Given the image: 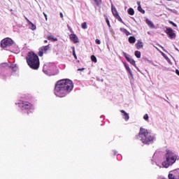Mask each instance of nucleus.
Here are the masks:
<instances>
[{
  "label": "nucleus",
  "mask_w": 179,
  "mask_h": 179,
  "mask_svg": "<svg viewBox=\"0 0 179 179\" xmlns=\"http://www.w3.org/2000/svg\"><path fill=\"white\" fill-rule=\"evenodd\" d=\"M16 104H17L18 107L22 110H27V111L33 110V104L30 103L29 101H20V102Z\"/></svg>",
  "instance_id": "5"
},
{
  "label": "nucleus",
  "mask_w": 179,
  "mask_h": 179,
  "mask_svg": "<svg viewBox=\"0 0 179 179\" xmlns=\"http://www.w3.org/2000/svg\"><path fill=\"white\" fill-rule=\"evenodd\" d=\"M166 1H171V0H166Z\"/></svg>",
  "instance_id": "40"
},
{
  "label": "nucleus",
  "mask_w": 179,
  "mask_h": 179,
  "mask_svg": "<svg viewBox=\"0 0 179 179\" xmlns=\"http://www.w3.org/2000/svg\"><path fill=\"white\" fill-rule=\"evenodd\" d=\"M81 27H82V29H87V24L86 22H83V23L81 24Z\"/></svg>",
  "instance_id": "27"
},
{
  "label": "nucleus",
  "mask_w": 179,
  "mask_h": 179,
  "mask_svg": "<svg viewBox=\"0 0 179 179\" xmlns=\"http://www.w3.org/2000/svg\"><path fill=\"white\" fill-rule=\"evenodd\" d=\"M44 43H48V41L45 40V41H44Z\"/></svg>",
  "instance_id": "39"
},
{
  "label": "nucleus",
  "mask_w": 179,
  "mask_h": 179,
  "mask_svg": "<svg viewBox=\"0 0 179 179\" xmlns=\"http://www.w3.org/2000/svg\"><path fill=\"white\" fill-rule=\"evenodd\" d=\"M136 41V38H135V36H130L129 38V43H130V44H134Z\"/></svg>",
  "instance_id": "17"
},
{
  "label": "nucleus",
  "mask_w": 179,
  "mask_h": 179,
  "mask_svg": "<svg viewBox=\"0 0 179 179\" xmlns=\"http://www.w3.org/2000/svg\"><path fill=\"white\" fill-rule=\"evenodd\" d=\"M50 73L53 76H55V75H58V73H59V71L56 66H53L51 69Z\"/></svg>",
  "instance_id": "13"
},
{
  "label": "nucleus",
  "mask_w": 179,
  "mask_h": 179,
  "mask_svg": "<svg viewBox=\"0 0 179 179\" xmlns=\"http://www.w3.org/2000/svg\"><path fill=\"white\" fill-rule=\"evenodd\" d=\"M91 60L92 61V62H97V58L94 55L91 56Z\"/></svg>",
  "instance_id": "26"
},
{
  "label": "nucleus",
  "mask_w": 179,
  "mask_h": 179,
  "mask_svg": "<svg viewBox=\"0 0 179 179\" xmlns=\"http://www.w3.org/2000/svg\"><path fill=\"white\" fill-rule=\"evenodd\" d=\"M72 50H73V55L75 58V59H78V56H76V52L75 50V47H72Z\"/></svg>",
  "instance_id": "22"
},
{
  "label": "nucleus",
  "mask_w": 179,
  "mask_h": 179,
  "mask_svg": "<svg viewBox=\"0 0 179 179\" xmlns=\"http://www.w3.org/2000/svg\"><path fill=\"white\" fill-rule=\"evenodd\" d=\"M43 15L45 17V20H48V17H47V14H45V13H43Z\"/></svg>",
  "instance_id": "34"
},
{
  "label": "nucleus",
  "mask_w": 179,
  "mask_h": 179,
  "mask_svg": "<svg viewBox=\"0 0 179 179\" xmlns=\"http://www.w3.org/2000/svg\"><path fill=\"white\" fill-rule=\"evenodd\" d=\"M124 34H126V36H129V34H131L129 33V31H128V30H127V29L124 31Z\"/></svg>",
  "instance_id": "31"
},
{
  "label": "nucleus",
  "mask_w": 179,
  "mask_h": 179,
  "mask_svg": "<svg viewBox=\"0 0 179 179\" xmlns=\"http://www.w3.org/2000/svg\"><path fill=\"white\" fill-rule=\"evenodd\" d=\"M105 16V20L108 26V27H111V25L110 24V20H108V17H107V15H104Z\"/></svg>",
  "instance_id": "24"
},
{
  "label": "nucleus",
  "mask_w": 179,
  "mask_h": 179,
  "mask_svg": "<svg viewBox=\"0 0 179 179\" xmlns=\"http://www.w3.org/2000/svg\"><path fill=\"white\" fill-rule=\"evenodd\" d=\"M25 19H26L27 22H28V23L29 24H32V26H34L33 23H31V22H30V20H29V19H27V17H25Z\"/></svg>",
  "instance_id": "32"
},
{
  "label": "nucleus",
  "mask_w": 179,
  "mask_h": 179,
  "mask_svg": "<svg viewBox=\"0 0 179 179\" xmlns=\"http://www.w3.org/2000/svg\"><path fill=\"white\" fill-rule=\"evenodd\" d=\"M0 45L1 48H6L8 47H12L13 45V40L10 38H5L1 40Z\"/></svg>",
  "instance_id": "6"
},
{
  "label": "nucleus",
  "mask_w": 179,
  "mask_h": 179,
  "mask_svg": "<svg viewBox=\"0 0 179 179\" xmlns=\"http://www.w3.org/2000/svg\"><path fill=\"white\" fill-rule=\"evenodd\" d=\"M95 43H96V44H98V45L101 44V42L100 41V39H96Z\"/></svg>",
  "instance_id": "30"
},
{
  "label": "nucleus",
  "mask_w": 179,
  "mask_h": 179,
  "mask_svg": "<svg viewBox=\"0 0 179 179\" xmlns=\"http://www.w3.org/2000/svg\"><path fill=\"white\" fill-rule=\"evenodd\" d=\"M134 55L136 57V58H141V52L136 50L135 51Z\"/></svg>",
  "instance_id": "25"
},
{
  "label": "nucleus",
  "mask_w": 179,
  "mask_h": 179,
  "mask_svg": "<svg viewBox=\"0 0 179 179\" xmlns=\"http://www.w3.org/2000/svg\"><path fill=\"white\" fill-rule=\"evenodd\" d=\"M78 71H85V68L78 69Z\"/></svg>",
  "instance_id": "38"
},
{
  "label": "nucleus",
  "mask_w": 179,
  "mask_h": 179,
  "mask_svg": "<svg viewBox=\"0 0 179 179\" xmlns=\"http://www.w3.org/2000/svg\"><path fill=\"white\" fill-rule=\"evenodd\" d=\"M73 89V83L69 79H62L55 85L54 94L57 97H66Z\"/></svg>",
  "instance_id": "1"
},
{
  "label": "nucleus",
  "mask_w": 179,
  "mask_h": 179,
  "mask_svg": "<svg viewBox=\"0 0 179 179\" xmlns=\"http://www.w3.org/2000/svg\"><path fill=\"white\" fill-rule=\"evenodd\" d=\"M27 65L31 68V69H34V71H37L38 68H40V59L37 54L34 53V52H29L25 57Z\"/></svg>",
  "instance_id": "2"
},
{
  "label": "nucleus",
  "mask_w": 179,
  "mask_h": 179,
  "mask_svg": "<svg viewBox=\"0 0 179 179\" xmlns=\"http://www.w3.org/2000/svg\"><path fill=\"white\" fill-rule=\"evenodd\" d=\"M69 29V31H71V33H73V31L72 30V28H70V27H68Z\"/></svg>",
  "instance_id": "35"
},
{
  "label": "nucleus",
  "mask_w": 179,
  "mask_h": 179,
  "mask_svg": "<svg viewBox=\"0 0 179 179\" xmlns=\"http://www.w3.org/2000/svg\"><path fill=\"white\" fill-rule=\"evenodd\" d=\"M138 136L144 145H150V143H153V141H155V135L143 127L140 128Z\"/></svg>",
  "instance_id": "3"
},
{
  "label": "nucleus",
  "mask_w": 179,
  "mask_h": 179,
  "mask_svg": "<svg viewBox=\"0 0 179 179\" xmlns=\"http://www.w3.org/2000/svg\"><path fill=\"white\" fill-rule=\"evenodd\" d=\"M123 54L128 62H129L134 66H136V64L135 63V60H134V59L127 56V53H125V52H123Z\"/></svg>",
  "instance_id": "11"
},
{
  "label": "nucleus",
  "mask_w": 179,
  "mask_h": 179,
  "mask_svg": "<svg viewBox=\"0 0 179 179\" xmlns=\"http://www.w3.org/2000/svg\"><path fill=\"white\" fill-rule=\"evenodd\" d=\"M120 113H122L123 118L125 121H128V120H129V115L125 112V110H121Z\"/></svg>",
  "instance_id": "14"
},
{
  "label": "nucleus",
  "mask_w": 179,
  "mask_h": 179,
  "mask_svg": "<svg viewBox=\"0 0 179 179\" xmlns=\"http://www.w3.org/2000/svg\"><path fill=\"white\" fill-rule=\"evenodd\" d=\"M169 23L170 24H172V26H173V27H177V24L176 23H174L173 21H169Z\"/></svg>",
  "instance_id": "29"
},
{
  "label": "nucleus",
  "mask_w": 179,
  "mask_h": 179,
  "mask_svg": "<svg viewBox=\"0 0 179 179\" xmlns=\"http://www.w3.org/2000/svg\"><path fill=\"white\" fill-rule=\"evenodd\" d=\"M129 15L134 16L135 15V10L132 8H129L127 10Z\"/></svg>",
  "instance_id": "18"
},
{
  "label": "nucleus",
  "mask_w": 179,
  "mask_h": 179,
  "mask_svg": "<svg viewBox=\"0 0 179 179\" xmlns=\"http://www.w3.org/2000/svg\"><path fill=\"white\" fill-rule=\"evenodd\" d=\"M124 68L126 71H127L128 73H129V75L132 77L133 76L132 71L131 70V68H129V66L124 64Z\"/></svg>",
  "instance_id": "16"
},
{
  "label": "nucleus",
  "mask_w": 179,
  "mask_h": 179,
  "mask_svg": "<svg viewBox=\"0 0 179 179\" xmlns=\"http://www.w3.org/2000/svg\"><path fill=\"white\" fill-rule=\"evenodd\" d=\"M112 13L113 16L118 20V22H120V23H123L124 24V21L122 20V18L120 16V14L118 13V11L117 10V8L115 7L112 6Z\"/></svg>",
  "instance_id": "9"
},
{
  "label": "nucleus",
  "mask_w": 179,
  "mask_h": 179,
  "mask_svg": "<svg viewBox=\"0 0 179 179\" xmlns=\"http://www.w3.org/2000/svg\"><path fill=\"white\" fill-rule=\"evenodd\" d=\"M137 5H138V6H141V1H137Z\"/></svg>",
  "instance_id": "36"
},
{
  "label": "nucleus",
  "mask_w": 179,
  "mask_h": 179,
  "mask_svg": "<svg viewBox=\"0 0 179 179\" xmlns=\"http://www.w3.org/2000/svg\"><path fill=\"white\" fill-rule=\"evenodd\" d=\"M143 119H144L145 121H149V115H148V114L144 115Z\"/></svg>",
  "instance_id": "28"
},
{
  "label": "nucleus",
  "mask_w": 179,
  "mask_h": 179,
  "mask_svg": "<svg viewBox=\"0 0 179 179\" xmlns=\"http://www.w3.org/2000/svg\"><path fill=\"white\" fill-rule=\"evenodd\" d=\"M60 17H64V14L62 13H60Z\"/></svg>",
  "instance_id": "37"
},
{
  "label": "nucleus",
  "mask_w": 179,
  "mask_h": 179,
  "mask_svg": "<svg viewBox=\"0 0 179 179\" xmlns=\"http://www.w3.org/2000/svg\"><path fill=\"white\" fill-rule=\"evenodd\" d=\"M120 31H122V33H124V32H125V30H127V29L120 28Z\"/></svg>",
  "instance_id": "33"
},
{
  "label": "nucleus",
  "mask_w": 179,
  "mask_h": 179,
  "mask_svg": "<svg viewBox=\"0 0 179 179\" xmlns=\"http://www.w3.org/2000/svg\"><path fill=\"white\" fill-rule=\"evenodd\" d=\"M145 22H146L147 24H148V26L150 27H155V24H153V22H152V21L149 20V19H147L145 20Z\"/></svg>",
  "instance_id": "19"
},
{
  "label": "nucleus",
  "mask_w": 179,
  "mask_h": 179,
  "mask_svg": "<svg viewBox=\"0 0 179 179\" xmlns=\"http://www.w3.org/2000/svg\"><path fill=\"white\" fill-rule=\"evenodd\" d=\"M95 3L96 6H100L101 4V0H93Z\"/></svg>",
  "instance_id": "21"
},
{
  "label": "nucleus",
  "mask_w": 179,
  "mask_h": 179,
  "mask_svg": "<svg viewBox=\"0 0 179 179\" xmlns=\"http://www.w3.org/2000/svg\"><path fill=\"white\" fill-rule=\"evenodd\" d=\"M165 160L162 162V166L165 169H169L170 166H173L176 162H177V154H175L173 151L167 150L164 155Z\"/></svg>",
  "instance_id": "4"
},
{
  "label": "nucleus",
  "mask_w": 179,
  "mask_h": 179,
  "mask_svg": "<svg viewBox=\"0 0 179 179\" xmlns=\"http://www.w3.org/2000/svg\"><path fill=\"white\" fill-rule=\"evenodd\" d=\"M169 179H179V169L171 171L168 175Z\"/></svg>",
  "instance_id": "7"
},
{
  "label": "nucleus",
  "mask_w": 179,
  "mask_h": 179,
  "mask_svg": "<svg viewBox=\"0 0 179 179\" xmlns=\"http://www.w3.org/2000/svg\"><path fill=\"white\" fill-rule=\"evenodd\" d=\"M137 9L138 12H141V13H143V15H145V10L142 8V6H138Z\"/></svg>",
  "instance_id": "23"
},
{
  "label": "nucleus",
  "mask_w": 179,
  "mask_h": 179,
  "mask_svg": "<svg viewBox=\"0 0 179 179\" xmlns=\"http://www.w3.org/2000/svg\"><path fill=\"white\" fill-rule=\"evenodd\" d=\"M135 46L137 50H141V48H143V42L141 41H138L135 44Z\"/></svg>",
  "instance_id": "15"
},
{
  "label": "nucleus",
  "mask_w": 179,
  "mask_h": 179,
  "mask_svg": "<svg viewBox=\"0 0 179 179\" xmlns=\"http://www.w3.org/2000/svg\"><path fill=\"white\" fill-rule=\"evenodd\" d=\"M165 33L171 39L176 38V37H177V35L174 33V30L170 27H166Z\"/></svg>",
  "instance_id": "10"
},
{
  "label": "nucleus",
  "mask_w": 179,
  "mask_h": 179,
  "mask_svg": "<svg viewBox=\"0 0 179 179\" xmlns=\"http://www.w3.org/2000/svg\"><path fill=\"white\" fill-rule=\"evenodd\" d=\"M48 40H52V41H57L58 39L57 38H54V36L50 35L47 36Z\"/></svg>",
  "instance_id": "20"
},
{
  "label": "nucleus",
  "mask_w": 179,
  "mask_h": 179,
  "mask_svg": "<svg viewBox=\"0 0 179 179\" xmlns=\"http://www.w3.org/2000/svg\"><path fill=\"white\" fill-rule=\"evenodd\" d=\"M70 39L74 44H76V43H79V38L76 36V34H70Z\"/></svg>",
  "instance_id": "12"
},
{
  "label": "nucleus",
  "mask_w": 179,
  "mask_h": 179,
  "mask_svg": "<svg viewBox=\"0 0 179 179\" xmlns=\"http://www.w3.org/2000/svg\"><path fill=\"white\" fill-rule=\"evenodd\" d=\"M50 48V45L42 46L41 48H39V52H38V55L39 57H43L44 54H48Z\"/></svg>",
  "instance_id": "8"
}]
</instances>
